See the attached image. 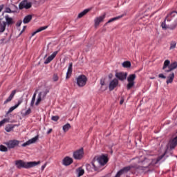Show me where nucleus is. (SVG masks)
Here are the masks:
<instances>
[{
    "label": "nucleus",
    "mask_w": 177,
    "mask_h": 177,
    "mask_svg": "<svg viewBox=\"0 0 177 177\" xmlns=\"http://www.w3.org/2000/svg\"><path fill=\"white\" fill-rule=\"evenodd\" d=\"M41 164L40 161L38 162H24L22 160H18L15 161V165L18 169H21V168H24L25 169H28V168H32V167H36Z\"/></svg>",
    "instance_id": "nucleus-1"
},
{
    "label": "nucleus",
    "mask_w": 177,
    "mask_h": 177,
    "mask_svg": "<svg viewBox=\"0 0 177 177\" xmlns=\"http://www.w3.org/2000/svg\"><path fill=\"white\" fill-rule=\"evenodd\" d=\"M138 164L143 165L144 168H149V167H154L156 165V158H151V156H149V158H142L139 159Z\"/></svg>",
    "instance_id": "nucleus-2"
},
{
    "label": "nucleus",
    "mask_w": 177,
    "mask_h": 177,
    "mask_svg": "<svg viewBox=\"0 0 177 177\" xmlns=\"http://www.w3.org/2000/svg\"><path fill=\"white\" fill-rule=\"evenodd\" d=\"M135 80H136V74H131L127 77V91H131L135 86Z\"/></svg>",
    "instance_id": "nucleus-3"
},
{
    "label": "nucleus",
    "mask_w": 177,
    "mask_h": 177,
    "mask_svg": "<svg viewBox=\"0 0 177 177\" xmlns=\"http://www.w3.org/2000/svg\"><path fill=\"white\" fill-rule=\"evenodd\" d=\"M86 81H88L86 76L85 75H80L76 79V84L80 88H82V86L86 85Z\"/></svg>",
    "instance_id": "nucleus-4"
},
{
    "label": "nucleus",
    "mask_w": 177,
    "mask_h": 177,
    "mask_svg": "<svg viewBox=\"0 0 177 177\" xmlns=\"http://www.w3.org/2000/svg\"><path fill=\"white\" fill-rule=\"evenodd\" d=\"M96 160L97 161L99 165H101V167H103V165H106V162H109V158L107 157V155L102 154L100 156H98L97 158H95L94 160Z\"/></svg>",
    "instance_id": "nucleus-5"
},
{
    "label": "nucleus",
    "mask_w": 177,
    "mask_h": 177,
    "mask_svg": "<svg viewBox=\"0 0 177 177\" xmlns=\"http://www.w3.org/2000/svg\"><path fill=\"white\" fill-rule=\"evenodd\" d=\"M32 6V3L28 1V0H23L19 4V9L22 10V9H30Z\"/></svg>",
    "instance_id": "nucleus-6"
},
{
    "label": "nucleus",
    "mask_w": 177,
    "mask_h": 177,
    "mask_svg": "<svg viewBox=\"0 0 177 177\" xmlns=\"http://www.w3.org/2000/svg\"><path fill=\"white\" fill-rule=\"evenodd\" d=\"M82 157H84V148H80L73 152V158L75 160H82Z\"/></svg>",
    "instance_id": "nucleus-7"
},
{
    "label": "nucleus",
    "mask_w": 177,
    "mask_h": 177,
    "mask_svg": "<svg viewBox=\"0 0 177 177\" xmlns=\"http://www.w3.org/2000/svg\"><path fill=\"white\" fill-rule=\"evenodd\" d=\"M19 143H20V141L17 140H11L8 142H4V145H6L8 149H15Z\"/></svg>",
    "instance_id": "nucleus-8"
},
{
    "label": "nucleus",
    "mask_w": 177,
    "mask_h": 177,
    "mask_svg": "<svg viewBox=\"0 0 177 177\" xmlns=\"http://www.w3.org/2000/svg\"><path fill=\"white\" fill-rule=\"evenodd\" d=\"M131 169H132V166L124 167L117 172L115 177H121V175H124V174H128Z\"/></svg>",
    "instance_id": "nucleus-9"
},
{
    "label": "nucleus",
    "mask_w": 177,
    "mask_h": 177,
    "mask_svg": "<svg viewBox=\"0 0 177 177\" xmlns=\"http://www.w3.org/2000/svg\"><path fill=\"white\" fill-rule=\"evenodd\" d=\"M115 77L116 80H119V81H125L127 77H128V73L125 72H116Z\"/></svg>",
    "instance_id": "nucleus-10"
},
{
    "label": "nucleus",
    "mask_w": 177,
    "mask_h": 177,
    "mask_svg": "<svg viewBox=\"0 0 177 177\" xmlns=\"http://www.w3.org/2000/svg\"><path fill=\"white\" fill-rule=\"evenodd\" d=\"M117 86H118V80L117 78H114L109 83V91H114Z\"/></svg>",
    "instance_id": "nucleus-11"
},
{
    "label": "nucleus",
    "mask_w": 177,
    "mask_h": 177,
    "mask_svg": "<svg viewBox=\"0 0 177 177\" xmlns=\"http://www.w3.org/2000/svg\"><path fill=\"white\" fill-rule=\"evenodd\" d=\"M39 138V136H36L34 138H31L30 140L26 141V142L21 145L22 147H26V146H30V145H32V143H35L38 140Z\"/></svg>",
    "instance_id": "nucleus-12"
},
{
    "label": "nucleus",
    "mask_w": 177,
    "mask_h": 177,
    "mask_svg": "<svg viewBox=\"0 0 177 177\" xmlns=\"http://www.w3.org/2000/svg\"><path fill=\"white\" fill-rule=\"evenodd\" d=\"M86 169L88 171V172H92L94 171H99V168H97L95 165V162H92L91 164H86Z\"/></svg>",
    "instance_id": "nucleus-13"
},
{
    "label": "nucleus",
    "mask_w": 177,
    "mask_h": 177,
    "mask_svg": "<svg viewBox=\"0 0 177 177\" xmlns=\"http://www.w3.org/2000/svg\"><path fill=\"white\" fill-rule=\"evenodd\" d=\"M171 20H177V12L176 11H173L167 16V17L165 19V21H171Z\"/></svg>",
    "instance_id": "nucleus-14"
},
{
    "label": "nucleus",
    "mask_w": 177,
    "mask_h": 177,
    "mask_svg": "<svg viewBox=\"0 0 177 177\" xmlns=\"http://www.w3.org/2000/svg\"><path fill=\"white\" fill-rule=\"evenodd\" d=\"M62 164L65 165V167H68V165L73 164V159L70 158V156H66L62 160Z\"/></svg>",
    "instance_id": "nucleus-15"
},
{
    "label": "nucleus",
    "mask_w": 177,
    "mask_h": 177,
    "mask_svg": "<svg viewBox=\"0 0 177 177\" xmlns=\"http://www.w3.org/2000/svg\"><path fill=\"white\" fill-rule=\"evenodd\" d=\"M104 19H106V14H103L102 15L95 18L94 20L95 26H99Z\"/></svg>",
    "instance_id": "nucleus-16"
},
{
    "label": "nucleus",
    "mask_w": 177,
    "mask_h": 177,
    "mask_svg": "<svg viewBox=\"0 0 177 177\" xmlns=\"http://www.w3.org/2000/svg\"><path fill=\"white\" fill-rule=\"evenodd\" d=\"M23 103V100H19L18 102L13 106H11L8 111L6 113V115H8V114H10V113H12V111H13L14 110H16V109H17V107H19V105H20L21 104Z\"/></svg>",
    "instance_id": "nucleus-17"
},
{
    "label": "nucleus",
    "mask_w": 177,
    "mask_h": 177,
    "mask_svg": "<svg viewBox=\"0 0 177 177\" xmlns=\"http://www.w3.org/2000/svg\"><path fill=\"white\" fill-rule=\"evenodd\" d=\"M16 90H13L9 97L6 99V100L4 101V104H6V103H9V102H11V100L15 97V95H16Z\"/></svg>",
    "instance_id": "nucleus-18"
},
{
    "label": "nucleus",
    "mask_w": 177,
    "mask_h": 177,
    "mask_svg": "<svg viewBox=\"0 0 177 177\" xmlns=\"http://www.w3.org/2000/svg\"><path fill=\"white\" fill-rule=\"evenodd\" d=\"M5 19H6V24L8 26H12V24H14L15 21H13V18L12 17H9V16L7 15L5 16Z\"/></svg>",
    "instance_id": "nucleus-19"
},
{
    "label": "nucleus",
    "mask_w": 177,
    "mask_h": 177,
    "mask_svg": "<svg viewBox=\"0 0 177 177\" xmlns=\"http://www.w3.org/2000/svg\"><path fill=\"white\" fill-rule=\"evenodd\" d=\"M175 68H177V62H173L169 66V69L165 70L166 73H171L173 70H175Z\"/></svg>",
    "instance_id": "nucleus-20"
},
{
    "label": "nucleus",
    "mask_w": 177,
    "mask_h": 177,
    "mask_svg": "<svg viewBox=\"0 0 177 177\" xmlns=\"http://www.w3.org/2000/svg\"><path fill=\"white\" fill-rule=\"evenodd\" d=\"M174 78H175V73H171L169 76L167 77V80L166 81V83L168 84H172L174 82Z\"/></svg>",
    "instance_id": "nucleus-21"
},
{
    "label": "nucleus",
    "mask_w": 177,
    "mask_h": 177,
    "mask_svg": "<svg viewBox=\"0 0 177 177\" xmlns=\"http://www.w3.org/2000/svg\"><path fill=\"white\" fill-rule=\"evenodd\" d=\"M72 73H73V63H70L68 68L67 73H66V80H68V78H70V76L68 75H71Z\"/></svg>",
    "instance_id": "nucleus-22"
},
{
    "label": "nucleus",
    "mask_w": 177,
    "mask_h": 177,
    "mask_svg": "<svg viewBox=\"0 0 177 177\" xmlns=\"http://www.w3.org/2000/svg\"><path fill=\"white\" fill-rule=\"evenodd\" d=\"M32 19V15H26L24 18L23 23L24 24H28V23L30 22Z\"/></svg>",
    "instance_id": "nucleus-23"
},
{
    "label": "nucleus",
    "mask_w": 177,
    "mask_h": 177,
    "mask_svg": "<svg viewBox=\"0 0 177 177\" xmlns=\"http://www.w3.org/2000/svg\"><path fill=\"white\" fill-rule=\"evenodd\" d=\"M48 28V26H41L37 29L35 32L32 33V37H34L35 34H38V32H41V31H44V30H46Z\"/></svg>",
    "instance_id": "nucleus-24"
},
{
    "label": "nucleus",
    "mask_w": 177,
    "mask_h": 177,
    "mask_svg": "<svg viewBox=\"0 0 177 177\" xmlns=\"http://www.w3.org/2000/svg\"><path fill=\"white\" fill-rule=\"evenodd\" d=\"M90 10L91 9L86 8L82 12H80L77 16L78 19H81V17H84V16H85V15H86V13H88Z\"/></svg>",
    "instance_id": "nucleus-25"
},
{
    "label": "nucleus",
    "mask_w": 177,
    "mask_h": 177,
    "mask_svg": "<svg viewBox=\"0 0 177 177\" xmlns=\"http://www.w3.org/2000/svg\"><path fill=\"white\" fill-rule=\"evenodd\" d=\"M48 93H49V89H46L44 91L39 93L38 95L44 99L46 97V95H48Z\"/></svg>",
    "instance_id": "nucleus-26"
},
{
    "label": "nucleus",
    "mask_w": 177,
    "mask_h": 177,
    "mask_svg": "<svg viewBox=\"0 0 177 177\" xmlns=\"http://www.w3.org/2000/svg\"><path fill=\"white\" fill-rule=\"evenodd\" d=\"M76 172L77 173V177L82 176L85 174V171L82 167H79L77 170Z\"/></svg>",
    "instance_id": "nucleus-27"
},
{
    "label": "nucleus",
    "mask_w": 177,
    "mask_h": 177,
    "mask_svg": "<svg viewBox=\"0 0 177 177\" xmlns=\"http://www.w3.org/2000/svg\"><path fill=\"white\" fill-rule=\"evenodd\" d=\"M124 17V15H120V16H118V17H113V18H111V19H110L107 21L106 24H109V23H113V21H115L116 20H119V19H121V17Z\"/></svg>",
    "instance_id": "nucleus-28"
},
{
    "label": "nucleus",
    "mask_w": 177,
    "mask_h": 177,
    "mask_svg": "<svg viewBox=\"0 0 177 177\" xmlns=\"http://www.w3.org/2000/svg\"><path fill=\"white\" fill-rule=\"evenodd\" d=\"M169 66H171V61H169V59H166L164 62L163 64V70H166L167 67H169Z\"/></svg>",
    "instance_id": "nucleus-29"
},
{
    "label": "nucleus",
    "mask_w": 177,
    "mask_h": 177,
    "mask_svg": "<svg viewBox=\"0 0 177 177\" xmlns=\"http://www.w3.org/2000/svg\"><path fill=\"white\" fill-rule=\"evenodd\" d=\"M122 67L124 68H129L131 66V62L129 61H125L122 64Z\"/></svg>",
    "instance_id": "nucleus-30"
},
{
    "label": "nucleus",
    "mask_w": 177,
    "mask_h": 177,
    "mask_svg": "<svg viewBox=\"0 0 177 177\" xmlns=\"http://www.w3.org/2000/svg\"><path fill=\"white\" fill-rule=\"evenodd\" d=\"M70 128H71V125L70 124V123H66V124H64L62 127V129L64 131V132H67L68 131V130L70 129Z\"/></svg>",
    "instance_id": "nucleus-31"
},
{
    "label": "nucleus",
    "mask_w": 177,
    "mask_h": 177,
    "mask_svg": "<svg viewBox=\"0 0 177 177\" xmlns=\"http://www.w3.org/2000/svg\"><path fill=\"white\" fill-rule=\"evenodd\" d=\"M15 128V126L13 124H8L6 127L5 129L6 132H12Z\"/></svg>",
    "instance_id": "nucleus-32"
},
{
    "label": "nucleus",
    "mask_w": 177,
    "mask_h": 177,
    "mask_svg": "<svg viewBox=\"0 0 177 177\" xmlns=\"http://www.w3.org/2000/svg\"><path fill=\"white\" fill-rule=\"evenodd\" d=\"M5 30H6V23L3 21V23L0 24V32H3Z\"/></svg>",
    "instance_id": "nucleus-33"
},
{
    "label": "nucleus",
    "mask_w": 177,
    "mask_h": 177,
    "mask_svg": "<svg viewBox=\"0 0 177 177\" xmlns=\"http://www.w3.org/2000/svg\"><path fill=\"white\" fill-rule=\"evenodd\" d=\"M37 97V93H35L32 95L31 102H30V107H34V104L35 103V97Z\"/></svg>",
    "instance_id": "nucleus-34"
},
{
    "label": "nucleus",
    "mask_w": 177,
    "mask_h": 177,
    "mask_svg": "<svg viewBox=\"0 0 177 177\" xmlns=\"http://www.w3.org/2000/svg\"><path fill=\"white\" fill-rule=\"evenodd\" d=\"M176 48V41H172L170 43V47L169 49L170 50H172V49H175Z\"/></svg>",
    "instance_id": "nucleus-35"
},
{
    "label": "nucleus",
    "mask_w": 177,
    "mask_h": 177,
    "mask_svg": "<svg viewBox=\"0 0 177 177\" xmlns=\"http://www.w3.org/2000/svg\"><path fill=\"white\" fill-rule=\"evenodd\" d=\"M57 53H59V51H54L52 55H50V56H48V57H50L51 59V60H53V59H55V57H56Z\"/></svg>",
    "instance_id": "nucleus-36"
},
{
    "label": "nucleus",
    "mask_w": 177,
    "mask_h": 177,
    "mask_svg": "<svg viewBox=\"0 0 177 177\" xmlns=\"http://www.w3.org/2000/svg\"><path fill=\"white\" fill-rule=\"evenodd\" d=\"M6 122H9L8 118H4L1 121H0V128L3 125V124H6Z\"/></svg>",
    "instance_id": "nucleus-37"
},
{
    "label": "nucleus",
    "mask_w": 177,
    "mask_h": 177,
    "mask_svg": "<svg viewBox=\"0 0 177 177\" xmlns=\"http://www.w3.org/2000/svg\"><path fill=\"white\" fill-rule=\"evenodd\" d=\"M0 151L6 152L8 151V147H6L5 145H0Z\"/></svg>",
    "instance_id": "nucleus-38"
},
{
    "label": "nucleus",
    "mask_w": 177,
    "mask_h": 177,
    "mask_svg": "<svg viewBox=\"0 0 177 177\" xmlns=\"http://www.w3.org/2000/svg\"><path fill=\"white\" fill-rule=\"evenodd\" d=\"M42 99L43 98H41V95H38L37 100L35 102V106H38V104H39V103H41V101L42 100Z\"/></svg>",
    "instance_id": "nucleus-39"
},
{
    "label": "nucleus",
    "mask_w": 177,
    "mask_h": 177,
    "mask_svg": "<svg viewBox=\"0 0 177 177\" xmlns=\"http://www.w3.org/2000/svg\"><path fill=\"white\" fill-rule=\"evenodd\" d=\"M165 156V152L162 153L161 156H158V158L156 159V164L157 162H159V161H161V160L164 158Z\"/></svg>",
    "instance_id": "nucleus-40"
},
{
    "label": "nucleus",
    "mask_w": 177,
    "mask_h": 177,
    "mask_svg": "<svg viewBox=\"0 0 177 177\" xmlns=\"http://www.w3.org/2000/svg\"><path fill=\"white\" fill-rule=\"evenodd\" d=\"M6 13H15V11L12 10L10 8L6 7L5 10Z\"/></svg>",
    "instance_id": "nucleus-41"
},
{
    "label": "nucleus",
    "mask_w": 177,
    "mask_h": 177,
    "mask_svg": "<svg viewBox=\"0 0 177 177\" xmlns=\"http://www.w3.org/2000/svg\"><path fill=\"white\" fill-rule=\"evenodd\" d=\"M53 80L54 82H57V81H59V76H57V74L55 73L53 76Z\"/></svg>",
    "instance_id": "nucleus-42"
},
{
    "label": "nucleus",
    "mask_w": 177,
    "mask_h": 177,
    "mask_svg": "<svg viewBox=\"0 0 177 177\" xmlns=\"http://www.w3.org/2000/svg\"><path fill=\"white\" fill-rule=\"evenodd\" d=\"M53 59L50 58V57H48L44 61V64H49L52 62Z\"/></svg>",
    "instance_id": "nucleus-43"
},
{
    "label": "nucleus",
    "mask_w": 177,
    "mask_h": 177,
    "mask_svg": "<svg viewBox=\"0 0 177 177\" xmlns=\"http://www.w3.org/2000/svg\"><path fill=\"white\" fill-rule=\"evenodd\" d=\"M51 120L52 121H55V122L59 121V116L57 115L52 116Z\"/></svg>",
    "instance_id": "nucleus-44"
},
{
    "label": "nucleus",
    "mask_w": 177,
    "mask_h": 177,
    "mask_svg": "<svg viewBox=\"0 0 177 177\" xmlns=\"http://www.w3.org/2000/svg\"><path fill=\"white\" fill-rule=\"evenodd\" d=\"M29 114H31V109H28L24 113V115H28Z\"/></svg>",
    "instance_id": "nucleus-45"
},
{
    "label": "nucleus",
    "mask_w": 177,
    "mask_h": 177,
    "mask_svg": "<svg viewBox=\"0 0 177 177\" xmlns=\"http://www.w3.org/2000/svg\"><path fill=\"white\" fill-rule=\"evenodd\" d=\"M166 21H165H165L162 22V24H161L162 28H163V29H165V30H167V25L165 24V22H166Z\"/></svg>",
    "instance_id": "nucleus-46"
},
{
    "label": "nucleus",
    "mask_w": 177,
    "mask_h": 177,
    "mask_svg": "<svg viewBox=\"0 0 177 177\" xmlns=\"http://www.w3.org/2000/svg\"><path fill=\"white\" fill-rule=\"evenodd\" d=\"M176 26H177V23L175 24L174 25L170 26L169 27L170 30H175V28H176Z\"/></svg>",
    "instance_id": "nucleus-47"
},
{
    "label": "nucleus",
    "mask_w": 177,
    "mask_h": 177,
    "mask_svg": "<svg viewBox=\"0 0 177 177\" xmlns=\"http://www.w3.org/2000/svg\"><path fill=\"white\" fill-rule=\"evenodd\" d=\"M159 78H162L163 80H165V78H167V77H165V75H164V74L160 73L158 75Z\"/></svg>",
    "instance_id": "nucleus-48"
},
{
    "label": "nucleus",
    "mask_w": 177,
    "mask_h": 177,
    "mask_svg": "<svg viewBox=\"0 0 177 177\" xmlns=\"http://www.w3.org/2000/svg\"><path fill=\"white\" fill-rule=\"evenodd\" d=\"M21 23H23L21 20L18 21L16 24L17 27H20V26H21Z\"/></svg>",
    "instance_id": "nucleus-49"
},
{
    "label": "nucleus",
    "mask_w": 177,
    "mask_h": 177,
    "mask_svg": "<svg viewBox=\"0 0 177 177\" xmlns=\"http://www.w3.org/2000/svg\"><path fill=\"white\" fill-rule=\"evenodd\" d=\"M45 168H46V162L41 166V171H44V169H45Z\"/></svg>",
    "instance_id": "nucleus-50"
},
{
    "label": "nucleus",
    "mask_w": 177,
    "mask_h": 177,
    "mask_svg": "<svg viewBox=\"0 0 177 177\" xmlns=\"http://www.w3.org/2000/svg\"><path fill=\"white\" fill-rule=\"evenodd\" d=\"M26 28H27V26H26L23 27V29L20 32V35H21V34H23V32L24 31V30H26Z\"/></svg>",
    "instance_id": "nucleus-51"
},
{
    "label": "nucleus",
    "mask_w": 177,
    "mask_h": 177,
    "mask_svg": "<svg viewBox=\"0 0 177 177\" xmlns=\"http://www.w3.org/2000/svg\"><path fill=\"white\" fill-rule=\"evenodd\" d=\"M104 84H105V83H104V81L103 80H100V84H101V86H103L104 85Z\"/></svg>",
    "instance_id": "nucleus-52"
},
{
    "label": "nucleus",
    "mask_w": 177,
    "mask_h": 177,
    "mask_svg": "<svg viewBox=\"0 0 177 177\" xmlns=\"http://www.w3.org/2000/svg\"><path fill=\"white\" fill-rule=\"evenodd\" d=\"M2 9H3V5L0 6V12H2Z\"/></svg>",
    "instance_id": "nucleus-53"
},
{
    "label": "nucleus",
    "mask_w": 177,
    "mask_h": 177,
    "mask_svg": "<svg viewBox=\"0 0 177 177\" xmlns=\"http://www.w3.org/2000/svg\"><path fill=\"white\" fill-rule=\"evenodd\" d=\"M50 132H52V129H50L47 131V135H49V133H50Z\"/></svg>",
    "instance_id": "nucleus-54"
},
{
    "label": "nucleus",
    "mask_w": 177,
    "mask_h": 177,
    "mask_svg": "<svg viewBox=\"0 0 177 177\" xmlns=\"http://www.w3.org/2000/svg\"><path fill=\"white\" fill-rule=\"evenodd\" d=\"M124 103V99H122L120 101V104H122Z\"/></svg>",
    "instance_id": "nucleus-55"
},
{
    "label": "nucleus",
    "mask_w": 177,
    "mask_h": 177,
    "mask_svg": "<svg viewBox=\"0 0 177 177\" xmlns=\"http://www.w3.org/2000/svg\"><path fill=\"white\" fill-rule=\"evenodd\" d=\"M113 77V75L112 74H109V78L111 80V78H112Z\"/></svg>",
    "instance_id": "nucleus-56"
},
{
    "label": "nucleus",
    "mask_w": 177,
    "mask_h": 177,
    "mask_svg": "<svg viewBox=\"0 0 177 177\" xmlns=\"http://www.w3.org/2000/svg\"><path fill=\"white\" fill-rule=\"evenodd\" d=\"M151 80H154V77H151Z\"/></svg>",
    "instance_id": "nucleus-57"
},
{
    "label": "nucleus",
    "mask_w": 177,
    "mask_h": 177,
    "mask_svg": "<svg viewBox=\"0 0 177 177\" xmlns=\"http://www.w3.org/2000/svg\"><path fill=\"white\" fill-rule=\"evenodd\" d=\"M46 56H48V55H46L44 56V57H46Z\"/></svg>",
    "instance_id": "nucleus-58"
}]
</instances>
